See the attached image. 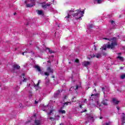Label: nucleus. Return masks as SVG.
Segmentation results:
<instances>
[{
    "label": "nucleus",
    "mask_w": 125,
    "mask_h": 125,
    "mask_svg": "<svg viewBox=\"0 0 125 125\" xmlns=\"http://www.w3.org/2000/svg\"><path fill=\"white\" fill-rule=\"evenodd\" d=\"M94 50H95L96 51V50H97V49L96 48V46H95V45H94Z\"/></svg>",
    "instance_id": "473e14b6"
},
{
    "label": "nucleus",
    "mask_w": 125,
    "mask_h": 125,
    "mask_svg": "<svg viewBox=\"0 0 125 125\" xmlns=\"http://www.w3.org/2000/svg\"><path fill=\"white\" fill-rule=\"evenodd\" d=\"M112 103H113V104H115V105H118V104H119L120 101H117V99H116V98H114L112 99Z\"/></svg>",
    "instance_id": "9b49d317"
},
{
    "label": "nucleus",
    "mask_w": 125,
    "mask_h": 125,
    "mask_svg": "<svg viewBox=\"0 0 125 125\" xmlns=\"http://www.w3.org/2000/svg\"><path fill=\"white\" fill-rule=\"evenodd\" d=\"M96 118V116L93 114H90L87 116L85 122V125L88 123H93L94 122V119Z\"/></svg>",
    "instance_id": "20e7f679"
},
{
    "label": "nucleus",
    "mask_w": 125,
    "mask_h": 125,
    "mask_svg": "<svg viewBox=\"0 0 125 125\" xmlns=\"http://www.w3.org/2000/svg\"><path fill=\"white\" fill-rule=\"evenodd\" d=\"M35 124L36 125H41V121L40 120H35Z\"/></svg>",
    "instance_id": "aec40b11"
},
{
    "label": "nucleus",
    "mask_w": 125,
    "mask_h": 125,
    "mask_svg": "<svg viewBox=\"0 0 125 125\" xmlns=\"http://www.w3.org/2000/svg\"><path fill=\"white\" fill-rule=\"evenodd\" d=\"M39 103V101H35V104H38Z\"/></svg>",
    "instance_id": "ea45409f"
},
{
    "label": "nucleus",
    "mask_w": 125,
    "mask_h": 125,
    "mask_svg": "<svg viewBox=\"0 0 125 125\" xmlns=\"http://www.w3.org/2000/svg\"><path fill=\"white\" fill-rule=\"evenodd\" d=\"M91 28H93V24H89V25L88 26V30H89V29H91Z\"/></svg>",
    "instance_id": "a878e982"
},
{
    "label": "nucleus",
    "mask_w": 125,
    "mask_h": 125,
    "mask_svg": "<svg viewBox=\"0 0 125 125\" xmlns=\"http://www.w3.org/2000/svg\"><path fill=\"white\" fill-rule=\"evenodd\" d=\"M107 100H104L102 102V104H103V105H104V106H107L108 104L107 103Z\"/></svg>",
    "instance_id": "f3484780"
},
{
    "label": "nucleus",
    "mask_w": 125,
    "mask_h": 125,
    "mask_svg": "<svg viewBox=\"0 0 125 125\" xmlns=\"http://www.w3.org/2000/svg\"><path fill=\"white\" fill-rule=\"evenodd\" d=\"M110 30H115L116 29V23L113 21H110Z\"/></svg>",
    "instance_id": "9d476101"
},
{
    "label": "nucleus",
    "mask_w": 125,
    "mask_h": 125,
    "mask_svg": "<svg viewBox=\"0 0 125 125\" xmlns=\"http://www.w3.org/2000/svg\"><path fill=\"white\" fill-rule=\"evenodd\" d=\"M89 64H90V62H84L83 63V66H84L85 67H86V66H88V65H89Z\"/></svg>",
    "instance_id": "2eb2a0df"
},
{
    "label": "nucleus",
    "mask_w": 125,
    "mask_h": 125,
    "mask_svg": "<svg viewBox=\"0 0 125 125\" xmlns=\"http://www.w3.org/2000/svg\"><path fill=\"white\" fill-rule=\"evenodd\" d=\"M40 83H41V80L38 81V83L37 85H39V84Z\"/></svg>",
    "instance_id": "a19ab883"
},
{
    "label": "nucleus",
    "mask_w": 125,
    "mask_h": 125,
    "mask_svg": "<svg viewBox=\"0 0 125 125\" xmlns=\"http://www.w3.org/2000/svg\"><path fill=\"white\" fill-rule=\"evenodd\" d=\"M51 4L50 3H48L45 5H42V7L43 8V9H46L47 8V6H50Z\"/></svg>",
    "instance_id": "ddd939ff"
},
{
    "label": "nucleus",
    "mask_w": 125,
    "mask_h": 125,
    "mask_svg": "<svg viewBox=\"0 0 125 125\" xmlns=\"http://www.w3.org/2000/svg\"><path fill=\"white\" fill-rule=\"evenodd\" d=\"M125 78V74H123L120 76V79L121 80H124Z\"/></svg>",
    "instance_id": "b1692460"
},
{
    "label": "nucleus",
    "mask_w": 125,
    "mask_h": 125,
    "mask_svg": "<svg viewBox=\"0 0 125 125\" xmlns=\"http://www.w3.org/2000/svg\"><path fill=\"white\" fill-rule=\"evenodd\" d=\"M38 13L39 14V15H42V11L39 10Z\"/></svg>",
    "instance_id": "cd10ccee"
},
{
    "label": "nucleus",
    "mask_w": 125,
    "mask_h": 125,
    "mask_svg": "<svg viewBox=\"0 0 125 125\" xmlns=\"http://www.w3.org/2000/svg\"><path fill=\"white\" fill-rule=\"evenodd\" d=\"M16 50H17V48H16L15 51H16Z\"/></svg>",
    "instance_id": "5fc2aeb1"
},
{
    "label": "nucleus",
    "mask_w": 125,
    "mask_h": 125,
    "mask_svg": "<svg viewBox=\"0 0 125 125\" xmlns=\"http://www.w3.org/2000/svg\"><path fill=\"white\" fill-rule=\"evenodd\" d=\"M59 113L61 114H66V111L65 110H62V109L61 108V109L59 110L58 111Z\"/></svg>",
    "instance_id": "6ab92c4d"
},
{
    "label": "nucleus",
    "mask_w": 125,
    "mask_h": 125,
    "mask_svg": "<svg viewBox=\"0 0 125 125\" xmlns=\"http://www.w3.org/2000/svg\"><path fill=\"white\" fill-rule=\"evenodd\" d=\"M13 69L11 70V72L12 73H17V70H20V66H19L18 64H14L12 66Z\"/></svg>",
    "instance_id": "39448f33"
},
{
    "label": "nucleus",
    "mask_w": 125,
    "mask_h": 125,
    "mask_svg": "<svg viewBox=\"0 0 125 125\" xmlns=\"http://www.w3.org/2000/svg\"><path fill=\"white\" fill-rule=\"evenodd\" d=\"M99 109H100V110H101V108H99Z\"/></svg>",
    "instance_id": "052dcab7"
},
{
    "label": "nucleus",
    "mask_w": 125,
    "mask_h": 125,
    "mask_svg": "<svg viewBox=\"0 0 125 125\" xmlns=\"http://www.w3.org/2000/svg\"><path fill=\"white\" fill-rule=\"evenodd\" d=\"M58 27H60V25H58Z\"/></svg>",
    "instance_id": "680f3d73"
},
{
    "label": "nucleus",
    "mask_w": 125,
    "mask_h": 125,
    "mask_svg": "<svg viewBox=\"0 0 125 125\" xmlns=\"http://www.w3.org/2000/svg\"><path fill=\"white\" fill-rule=\"evenodd\" d=\"M72 104V102H65L63 103V105L62 106V107H61V109H63V108H64V107H65V105H66V106H68V105H71Z\"/></svg>",
    "instance_id": "f8f14e48"
},
{
    "label": "nucleus",
    "mask_w": 125,
    "mask_h": 125,
    "mask_svg": "<svg viewBox=\"0 0 125 125\" xmlns=\"http://www.w3.org/2000/svg\"><path fill=\"white\" fill-rule=\"evenodd\" d=\"M121 54H122L121 53H118V55H121Z\"/></svg>",
    "instance_id": "09e8293b"
},
{
    "label": "nucleus",
    "mask_w": 125,
    "mask_h": 125,
    "mask_svg": "<svg viewBox=\"0 0 125 125\" xmlns=\"http://www.w3.org/2000/svg\"><path fill=\"white\" fill-rule=\"evenodd\" d=\"M84 112H86V109H85L84 110H83L82 111H81V113H83Z\"/></svg>",
    "instance_id": "58836bf2"
},
{
    "label": "nucleus",
    "mask_w": 125,
    "mask_h": 125,
    "mask_svg": "<svg viewBox=\"0 0 125 125\" xmlns=\"http://www.w3.org/2000/svg\"><path fill=\"white\" fill-rule=\"evenodd\" d=\"M22 76H23V77H24L25 76V74H22Z\"/></svg>",
    "instance_id": "3c124183"
},
{
    "label": "nucleus",
    "mask_w": 125,
    "mask_h": 125,
    "mask_svg": "<svg viewBox=\"0 0 125 125\" xmlns=\"http://www.w3.org/2000/svg\"><path fill=\"white\" fill-rule=\"evenodd\" d=\"M27 85L28 87H30V85H31V84L28 83Z\"/></svg>",
    "instance_id": "79ce46f5"
},
{
    "label": "nucleus",
    "mask_w": 125,
    "mask_h": 125,
    "mask_svg": "<svg viewBox=\"0 0 125 125\" xmlns=\"http://www.w3.org/2000/svg\"><path fill=\"white\" fill-rule=\"evenodd\" d=\"M55 34H56V35H57V33L56 32H55Z\"/></svg>",
    "instance_id": "13d9d810"
},
{
    "label": "nucleus",
    "mask_w": 125,
    "mask_h": 125,
    "mask_svg": "<svg viewBox=\"0 0 125 125\" xmlns=\"http://www.w3.org/2000/svg\"><path fill=\"white\" fill-rule=\"evenodd\" d=\"M25 3H27V1H25Z\"/></svg>",
    "instance_id": "6e6d98bb"
},
{
    "label": "nucleus",
    "mask_w": 125,
    "mask_h": 125,
    "mask_svg": "<svg viewBox=\"0 0 125 125\" xmlns=\"http://www.w3.org/2000/svg\"><path fill=\"white\" fill-rule=\"evenodd\" d=\"M32 95L31 94H30L29 95V97H32Z\"/></svg>",
    "instance_id": "a18cd8bd"
},
{
    "label": "nucleus",
    "mask_w": 125,
    "mask_h": 125,
    "mask_svg": "<svg viewBox=\"0 0 125 125\" xmlns=\"http://www.w3.org/2000/svg\"><path fill=\"white\" fill-rule=\"evenodd\" d=\"M67 99V96H64V97H63V100H65V99Z\"/></svg>",
    "instance_id": "e433bc0d"
},
{
    "label": "nucleus",
    "mask_w": 125,
    "mask_h": 125,
    "mask_svg": "<svg viewBox=\"0 0 125 125\" xmlns=\"http://www.w3.org/2000/svg\"><path fill=\"white\" fill-rule=\"evenodd\" d=\"M94 90L95 91H96V89H95Z\"/></svg>",
    "instance_id": "4d7b16f0"
},
{
    "label": "nucleus",
    "mask_w": 125,
    "mask_h": 125,
    "mask_svg": "<svg viewBox=\"0 0 125 125\" xmlns=\"http://www.w3.org/2000/svg\"><path fill=\"white\" fill-rule=\"evenodd\" d=\"M120 69H121V70H123V69H124V68H123V67H120Z\"/></svg>",
    "instance_id": "49530a36"
},
{
    "label": "nucleus",
    "mask_w": 125,
    "mask_h": 125,
    "mask_svg": "<svg viewBox=\"0 0 125 125\" xmlns=\"http://www.w3.org/2000/svg\"><path fill=\"white\" fill-rule=\"evenodd\" d=\"M50 120L51 121H54V118H52V117H50Z\"/></svg>",
    "instance_id": "c9c22d12"
},
{
    "label": "nucleus",
    "mask_w": 125,
    "mask_h": 125,
    "mask_svg": "<svg viewBox=\"0 0 125 125\" xmlns=\"http://www.w3.org/2000/svg\"><path fill=\"white\" fill-rule=\"evenodd\" d=\"M75 62H76V63H79V60L78 59H76L75 60Z\"/></svg>",
    "instance_id": "72a5a7b5"
},
{
    "label": "nucleus",
    "mask_w": 125,
    "mask_h": 125,
    "mask_svg": "<svg viewBox=\"0 0 125 125\" xmlns=\"http://www.w3.org/2000/svg\"><path fill=\"white\" fill-rule=\"evenodd\" d=\"M40 74H41V75H43V71H42V69H41V71H39Z\"/></svg>",
    "instance_id": "f704fd0d"
},
{
    "label": "nucleus",
    "mask_w": 125,
    "mask_h": 125,
    "mask_svg": "<svg viewBox=\"0 0 125 125\" xmlns=\"http://www.w3.org/2000/svg\"><path fill=\"white\" fill-rule=\"evenodd\" d=\"M16 14V13H14V15H15Z\"/></svg>",
    "instance_id": "864d4df0"
},
{
    "label": "nucleus",
    "mask_w": 125,
    "mask_h": 125,
    "mask_svg": "<svg viewBox=\"0 0 125 125\" xmlns=\"http://www.w3.org/2000/svg\"><path fill=\"white\" fill-rule=\"evenodd\" d=\"M104 40H107V41H111V44H109V42H108V44H104L101 48V49H102V50H106L107 48L110 49H115V47L118 45L117 43V38L114 37L112 39L111 38H104Z\"/></svg>",
    "instance_id": "f03ea898"
},
{
    "label": "nucleus",
    "mask_w": 125,
    "mask_h": 125,
    "mask_svg": "<svg viewBox=\"0 0 125 125\" xmlns=\"http://www.w3.org/2000/svg\"><path fill=\"white\" fill-rule=\"evenodd\" d=\"M52 78L54 79V76H52Z\"/></svg>",
    "instance_id": "bf43d9fd"
},
{
    "label": "nucleus",
    "mask_w": 125,
    "mask_h": 125,
    "mask_svg": "<svg viewBox=\"0 0 125 125\" xmlns=\"http://www.w3.org/2000/svg\"><path fill=\"white\" fill-rule=\"evenodd\" d=\"M122 120L123 122L125 121V115L124 113H122Z\"/></svg>",
    "instance_id": "5701e85b"
},
{
    "label": "nucleus",
    "mask_w": 125,
    "mask_h": 125,
    "mask_svg": "<svg viewBox=\"0 0 125 125\" xmlns=\"http://www.w3.org/2000/svg\"><path fill=\"white\" fill-rule=\"evenodd\" d=\"M61 96V92L60 90H58L55 92L54 94V98H58V97H60Z\"/></svg>",
    "instance_id": "1a4fd4ad"
},
{
    "label": "nucleus",
    "mask_w": 125,
    "mask_h": 125,
    "mask_svg": "<svg viewBox=\"0 0 125 125\" xmlns=\"http://www.w3.org/2000/svg\"><path fill=\"white\" fill-rule=\"evenodd\" d=\"M19 88H20V87H19L18 86H17L16 88H15V90H16V91H18V89H19Z\"/></svg>",
    "instance_id": "2f4dec72"
},
{
    "label": "nucleus",
    "mask_w": 125,
    "mask_h": 125,
    "mask_svg": "<svg viewBox=\"0 0 125 125\" xmlns=\"http://www.w3.org/2000/svg\"><path fill=\"white\" fill-rule=\"evenodd\" d=\"M47 49L48 50L49 53H50L51 54V53H55V52H54V51H52V50H50V49L49 48H47Z\"/></svg>",
    "instance_id": "4be33fe9"
},
{
    "label": "nucleus",
    "mask_w": 125,
    "mask_h": 125,
    "mask_svg": "<svg viewBox=\"0 0 125 125\" xmlns=\"http://www.w3.org/2000/svg\"><path fill=\"white\" fill-rule=\"evenodd\" d=\"M51 57H52L53 58V57H54V55H52V56H51Z\"/></svg>",
    "instance_id": "8fccbe9b"
},
{
    "label": "nucleus",
    "mask_w": 125,
    "mask_h": 125,
    "mask_svg": "<svg viewBox=\"0 0 125 125\" xmlns=\"http://www.w3.org/2000/svg\"><path fill=\"white\" fill-rule=\"evenodd\" d=\"M32 51H29V49H26L25 52H22V54L23 55H24V53H32Z\"/></svg>",
    "instance_id": "a211bd4d"
},
{
    "label": "nucleus",
    "mask_w": 125,
    "mask_h": 125,
    "mask_svg": "<svg viewBox=\"0 0 125 125\" xmlns=\"http://www.w3.org/2000/svg\"><path fill=\"white\" fill-rule=\"evenodd\" d=\"M67 16L65 17V19L68 21V19L72 18V16H73L76 20H82V17L84 14V11H81V10L78 9L75 11L74 9H71V10L67 11Z\"/></svg>",
    "instance_id": "f257e3e1"
},
{
    "label": "nucleus",
    "mask_w": 125,
    "mask_h": 125,
    "mask_svg": "<svg viewBox=\"0 0 125 125\" xmlns=\"http://www.w3.org/2000/svg\"><path fill=\"white\" fill-rule=\"evenodd\" d=\"M102 89L103 91H104V93H105V91H104V89H105V88L104 87H102Z\"/></svg>",
    "instance_id": "4c0bfd02"
},
{
    "label": "nucleus",
    "mask_w": 125,
    "mask_h": 125,
    "mask_svg": "<svg viewBox=\"0 0 125 125\" xmlns=\"http://www.w3.org/2000/svg\"><path fill=\"white\" fill-rule=\"evenodd\" d=\"M52 112H53V110L51 109L50 112L49 113H48V115L49 116V115H51V113H52Z\"/></svg>",
    "instance_id": "c85d7f7f"
},
{
    "label": "nucleus",
    "mask_w": 125,
    "mask_h": 125,
    "mask_svg": "<svg viewBox=\"0 0 125 125\" xmlns=\"http://www.w3.org/2000/svg\"><path fill=\"white\" fill-rule=\"evenodd\" d=\"M32 53H33V54H34V53L33 52Z\"/></svg>",
    "instance_id": "338daca9"
},
{
    "label": "nucleus",
    "mask_w": 125,
    "mask_h": 125,
    "mask_svg": "<svg viewBox=\"0 0 125 125\" xmlns=\"http://www.w3.org/2000/svg\"><path fill=\"white\" fill-rule=\"evenodd\" d=\"M34 117H36V115H34Z\"/></svg>",
    "instance_id": "0e129e2a"
},
{
    "label": "nucleus",
    "mask_w": 125,
    "mask_h": 125,
    "mask_svg": "<svg viewBox=\"0 0 125 125\" xmlns=\"http://www.w3.org/2000/svg\"><path fill=\"white\" fill-rule=\"evenodd\" d=\"M117 58L118 59H119V60H120V61H122V62L125 61V60L124 59V58H123V57H121V56H118V57H117Z\"/></svg>",
    "instance_id": "412c9836"
},
{
    "label": "nucleus",
    "mask_w": 125,
    "mask_h": 125,
    "mask_svg": "<svg viewBox=\"0 0 125 125\" xmlns=\"http://www.w3.org/2000/svg\"><path fill=\"white\" fill-rule=\"evenodd\" d=\"M45 81L46 84H47L48 83H49V79H48L47 77H46V78L45 79Z\"/></svg>",
    "instance_id": "393cba45"
},
{
    "label": "nucleus",
    "mask_w": 125,
    "mask_h": 125,
    "mask_svg": "<svg viewBox=\"0 0 125 125\" xmlns=\"http://www.w3.org/2000/svg\"><path fill=\"white\" fill-rule=\"evenodd\" d=\"M23 78V80H22V82H27V81L28 80V79H27L26 78Z\"/></svg>",
    "instance_id": "c756f323"
},
{
    "label": "nucleus",
    "mask_w": 125,
    "mask_h": 125,
    "mask_svg": "<svg viewBox=\"0 0 125 125\" xmlns=\"http://www.w3.org/2000/svg\"><path fill=\"white\" fill-rule=\"evenodd\" d=\"M94 57H96V58H100L101 57V54L97 53L96 55L93 54V55H88V59H91V58H94Z\"/></svg>",
    "instance_id": "423d86ee"
},
{
    "label": "nucleus",
    "mask_w": 125,
    "mask_h": 125,
    "mask_svg": "<svg viewBox=\"0 0 125 125\" xmlns=\"http://www.w3.org/2000/svg\"><path fill=\"white\" fill-rule=\"evenodd\" d=\"M43 111H45V109H44V110H43Z\"/></svg>",
    "instance_id": "e2e57ef3"
},
{
    "label": "nucleus",
    "mask_w": 125,
    "mask_h": 125,
    "mask_svg": "<svg viewBox=\"0 0 125 125\" xmlns=\"http://www.w3.org/2000/svg\"><path fill=\"white\" fill-rule=\"evenodd\" d=\"M31 3H26V7H33L35 5L36 0H30Z\"/></svg>",
    "instance_id": "6e6552de"
},
{
    "label": "nucleus",
    "mask_w": 125,
    "mask_h": 125,
    "mask_svg": "<svg viewBox=\"0 0 125 125\" xmlns=\"http://www.w3.org/2000/svg\"><path fill=\"white\" fill-rule=\"evenodd\" d=\"M95 1H97L98 3H101V2H102V1H103V0H96L95 1Z\"/></svg>",
    "instance_id": "bb28decb"
},
{
    "label": "nucleus",
    "mask_w": 125,
    "mask_h": 125,
    "mask_svg": "<svg viewBox=\"0 0 125 125\" xmlns=\"http://www.w3.org/2000/svg\"><path fill=\"white\" fill-rule=\"evenodd\" d=\"M1 85H0V87H1Z\"/></svg>",
    "instance_id": "774afa93"
},
{
    "label": "nucleus",
    "mask_w": 125,
    "mask_h": 125,
    "mask_svg": "<svg viewBox=\"0 0 125 125\" xmlns=\"http://www.w3.org/2000/svg\"><path fill=\"white\" fill-rule=\"evenodd\" d=\"M79 88H82V82H79L78 84H77L75 88L74 86L71 87L69 90L71 91L72 89H74V90H78Z\"/></svg>",
    "instance_id": "0eeeda50"
},
{
    "label": "nucleus",
    "mask_w": 125,
    "mask_h": 125,
    "mask_svg": "<svg viewBox=\"0 0 125 125\" xmlns=\"http://www.w3.org/2000/svg\"><path fill=\"white\" fill-rule=\"evenodd\" d=\"M82 104H80V105H79V107L81 108H82Z\"/></svg>",
    "instance_id": "c03bdc74"
},
{
    "label": "nucleus",
    "mask_w": 125,
    "mask_h": 125,
    "mask_svg": "<svg viewBox=\"0 0 125 125\" xmlns=\"http://www.w3.org/2000/svg\"><path fill=\"white\" fill-rule=\"evenodd\" d=\"M47 63H50V60L48 61Z\"/></svg>",
    "instance_id": "de8ad7c7"
},
{
    "label": "nucleus",
    "mask_w": 125,
    "mask_h": 125,
    "mask_svg": "<svg viewBox=\"0 0 125 125\" xmlns=\"http://www.w3.org/2000/svg\"><path fill=\"white\" fill-rule=\"evenodd\" d=\"M100 119H102V117H100Z\"/></svg>",
    "instance_id": "69168bd1"
},
{
    "label": "nucleus",
    "mask_w": 125,
    "mask_h": 125,
    "mask_svg": "<svg viewBox=\"0 0 125 125\" xmlns=\"http://www.w3.org/2000/svg\"><path fill=\"white\" fill-rule=\"evenodd\" d=\"M47 71H48L49 73H51L52 74L53 73V69H52L50 67L47 68Z\"/></svg>",
    "instance_id": "dca6fc26"
},
{
    "label": "nucleus",
    "mask_w": 125,
    "mask_h": 125,
    "mask_svg": "<svg viewBox=\"0 0 125 125\" xmlns=\"http://www.w3.org/2000/svg\"><path fill=\"white\" fill-rule=\"evenodd\" d=\"M117 109L118 110V111H120V107H119V106L117 107Z\"/></svg>",
    "instance_id": "37998d69"
},
{
    "label": "nucleus",
    "mask_w": 125,
    "mask_h": 125,
    "mask_svg": "<svg viewBox=\"0 0 125 125\" xmlns=\"http://www.w3.org/2000/svg\"><path fill=\"white\" fill-rule=\"evenodd\" d=\"M44 75H45V76H47V77L49 76V74L48 72H44Z\"/></svg>",
    "instance_id": "7c9ffc66"
},
{
    "label": "nucleus",
    "mask_w": 125,
    "mask_h": 125,
    "mask_svg": "<svg viewBox=\"0 0 125 125\" xmlns=\"http://www.w3.org/2000/svg\"><path fill=\"white\" fill-rule=\"evenodd\" d=\"M34 68H35V69H36L37 70V71H38V72H41V67H40V66L38 65H36L34 66Z\"/></svg>",
    "instance_id": "4468645a"
},
{
    "label": "nucleus",
    "mask_w": 125,
    "mask_h": 125,
    "mask_svg": "<svg viewBox=\"0 0 125 125\" xmlns=\"http://www.w3.org/2000/svg\"><path fill=\"white\" fill-rule=\"evenodd\" d=\"M90 99L93 101H95L96 100L94 104L95 107H97V108L101 107V104L99 103V101H98V94H92L90 97Z\"/></svg>",
    "instance_id": "7ed1b4c3"
},
{
    "label": "nucleus",
    "mask_w": 125,
    "mask_h": 125,
    "mask_svg": "<svg viewBox=\"0 0 125 125\" xmlns=\"http://www.w3.org/2000/svg\"><path fill=\"white\" fill-rule=\"evenodd\" d=\"M72 99H75V97H73L72 98Z\"/></svg>",
    "instance_id": "603ef678"
}]
</instances>
